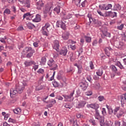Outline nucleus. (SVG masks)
Wrapping results in <instances>:
<instances>
[{"instance_id":"4","label":"nucleus","mask_w":126,"mask_h":126,"mask_svg":"<svg viewBox=\"0 0 126 126\" xmlns=\"http://www.w3.org/2000/svg\"><path fill=\"white\" fill-rule=\"evenodd\" d=\"M24 90V87H20L18 86L16 90H14L13 89H11L10 90V97H13L15 95H16L17 93H19V94H21V93H22L23 92V91Z\"/></svg>"},{"instance_id":"62","label":"nucleus","mask_w":126,"mask_h":126,"mask_svg":"<svg viewBox=\"0 0 126 126\" xmlns=\"http://www.w3.org/2000/svg\"><path fill=\"white\" fill-rule=\"evenodd\" d=\"M38 73H43L44 72V69L42 68H40L38 71H37Z\"/></svg>"},{"instance_id":"51","label":"nucleus","mask_w":126,"mask_h":126,"mask_svg":"<svg viewBox=\"0 0 126 126\" xmlns=\"http://www.w3.org/2000/svg\"><path fill=\"white\" fill-rule=\"evenodd\" d=\"M112 5L111 4H108L106 6H105L106 7V10H108V9H110L111 8H112Z\"/></svg>"},{"instance_id":"48","label":"nucleus","mask_w":126,"mask_h":126,"mask_svg":"<svg viewBox=\"0 0 126 126\" xmlns=\"http://www.w3.org/2000/svg\"><path fill=\"white\" fill-rule=\"evenodd\" d=\"M114 126H121V122L120 121H116L114 122Z\"/></svg>"},{"instance_id":"28","label":"nucleus","mask_w":126,"mask_h":126,"mask_svg":"<svg viewBox=\"0 0 126 126\" xmlns=\"http://www.w3.org/2000/svg\"><path fill=\"white\" fill-rule=\"evenodd\" d=\"M96 73L98 76H102L103 75V70L98 69L97 71H96Z\"/></svg>"},{"instance_id":"26","label":"nucleus","mask_w":126,"mask_h":126,"mask_svg":"<svg viewBox=\"0 0 126 126\" xmlns=\"http://www.w3.org/2000/svg\"><path fill=\"white\" fill-rule=\"evenodd\" d=\"M27 27L29 29H33V28H35V25L31 23H29L27 24Z\"/></svg>"},{"instance_id":"21","label":"nucleus","mask_w":126,"mask_h":126,"mask_svg":"<svg viewBox=\"0 0 126 126\" xmlns=\"http://www.w3.org/2000/svg\"><path fill=\"white\" fill-rule=\"evenodd\" d=\"M102 33L105 37H109V38L111 37V33L108 32L107 29H106L105 31H102Z\"/></svg>"},{"instance_id":"32","label":"nucleus","mask_w":126,"mask_h":126,"mask_svg":"<svg viewBox=\"0 0 126 126\" xmlns=\"http://www.w3.org/2000/svg\"><path fill=\"white\" fill-rule=\"evenodd\" d=\"M6 14H10V10L9 9H5L3 12L4 16H5Z\"/></svg>"},{"instance_id":"41","label":"nucleus","mask_w":126,"mask_h":126,"mask_svg":"<svg viewBox=\"0 0 126 126\" xmlns=\"http://www.w3.org/2000/svg\"><path fill=\"white\" fill-rule=\"evenodd\" d=\"M120 107L118 106L115 108L114 112V115H117V113H118V111H120Z\"/></svg>"},{"instance_id":"35","label":"nucleus","mask_w":126,"mask_h":126,"mask_svg":"<svg viewBox=\"0 0 126 126\" xmlns=\"http://www.w3.org/2000/svg\"><path fill=\"white\" fill-rule=\"evenodd\" d=\"M51 27V25L49 23H46L44 27H43V28H44L45 29H47V30H49V28Z\"/></svg>"},{"instance_id":"43","label":"nucleus","mask_w":126,"mask_h":126,"mask_svg":"<svg viewBox=\"0 0 126 126\" xmlns=\"http://www.w3.org/2000/svg\"><path fill=\"white\" fill-rule=\"evenodd\" d=\"M69 57H70V61H74V58H73V53L71 52L70 53Z\"/></svg>"},{"instance_id":"3","label":"nucleus","mask_w":126,"mask_h":126,"mask_svg":"<svg viewBox=\"0 0 126 126\" xmlns=\"http://www.w3.org/2000/svg\"><path fill=\"white\" fill-rule=\"evenodd\" d=\"M23 53H26V58L30 59L33 56L34 53H35V50H34L31 47H27L23 50Z\"/></svg>"},{"instance_id":"57","label":"nucleus","mask_w":126,"mask_h":126,"mask_svg":"<svg viewBox=\"0 0 126 126\" xmlns=\"http://www.w3.org/2000/svg\"><path fill=\"white\" fill-rule=\"evenodd\" d=\"M86 78L87 80H88V81H89L90 82H91L92 80V77H91V75L88 76Z\"/></svg>"},{"instance_id":"55","label":"nucleus","mask_w":126,"mask_h":126,"mask_svg":"<svg viewBox=\"0 0 126 126\" xmlns=\"http://www.w3.org/2000/svg\"><path fill=\"white\" fill-rule=\"evenodd\" d=\"M118 66L121 68V69H123L124 68V66L121 63V62H118L117 63Z\"/></svg>"},{"instance_id":"53","label":"nucleus","mask_w":126,"mask_h":126,"mask_svg":"<svg viewBox=\"0 0 126 126\" xmlns=\"http://www.w3.org/2000/svg\"><path fill=\"white\" fill-rule=\"evenodd\" d=\"M8 122H9V123H13V124H15V123H16V120L9 118Z\"/></svg>"},{"instance_id":"49","label":"nucleus","mask_w":126,"mask_h":126,"mask_svg":"<svg viewBox=\"0 0 126 126\" xmlns=\"http://www.w3.org/2000/svg\"><path fill=\"white\" fill-rule=\"evenodd\" d=\"M92 94H93V93H92V91H89L86 93V95L87 96H91Z\"/></svg>"},{"instance_id":"40","label":"nucleus","mask_w":126,"mask_h":126,"mask_svg":"<svg viewBox=\"0 0 126 126\" xmlns=\"http://www.w3.org/2000/svg\"><path fill=\"white\" fill-rule=\"evenodd\" d=\"M57 78V79H58V80H61L63 79V76L62 75L61 73H58Z\"/></svg>"},{"instance_id":"27","label":"nucleus","mask_w":126,"mask_h":126,"mask_svg":"<svg viewBox=\"0 0 126 126\" xmlns=\"http://www.w3.org/2000/svg\"><path fill=\"white\" fill-rule=\"evenodd\" d=\"M13 112L15 114H20L21 113V109L19 108H15L13 110Z\"/></svg>"},{"instance_id":"45","label":"nucleus","mask_w":126,"mask_h":126,"mask_svg":"<svg viewBox=\"0 0 126 126\" xmlns=\"http://www.w3.org/2000/svg\"><path fill=\"white\" fill-rule=\"evenodd\" d=\"M90 67L91 69H94V64H93L92 61L90 62Z\"/></svg>"},{"instance_id":"6","label":"nucleus","mask_w":126,"mask_h":126,"mask_svg":"<svg viewBox=\"0 0 126 126\" xmlns=\"http://www.w3.org/2000/svg\"><path fill=\"white\" fill-rule=\"evenodd\" d=\"M19 1H20V3H22L25 7H27V8L30 7V2L29 0H19Z\"/></svg>"},{"instance_id":"1","label":"nucleus","mask_w":126,"mask_h":126,"mask_svg":"<svg viewBox=\"0 0 126 126\" xmlns=\"http://www.w3.org/2000/svg\"><path fill=\"white\" fill-rule=\"evenodd\" d=\"M72 17V15L71 14H68L66 17H64L62 18V20L58 21L56 23L57 27L62 28L63 30H65L66 29V19H69Z\"/></svg>"},{"instance_id":"36","label":"nucleus","mask_w":126,"mask_h":126,"mask_svg":"<svg viewBox=\"0 0 126 126\" xmlns=\"http://www.w3.org/2000/svg\"><path fill=\"white\" fill-rule=\"evenodd\" d=\"M85 38L86 39V41L87 43H90L91 42V37L89 36H85Z\"/></svg>"},{"instance_id":"22","label":"nucleus","mask_w":126,"mask_h":126,"mask_svg":"<svg viewBox=\"0 0 126 126\" xmlns=\"http://www.w3.org/2000/svg\"><path fill=\"white\" fill-rule=\"evenodd\" d=\"M41 32L43 35H45V36H48V32H49V30L42 28Z\"/></svg>"},{"instance_id":"25","label":"nucleus","mask_w":126,"mask_h":126,"mask_svg":"<svg viewBox=\"0 0 126 126\" xmlns=\"http://www.w3.org/2000/svg\"><path fill=\"white\" fill-rule=\"evenodd\" d=\"M124 112L123 110H120L119 112L117 114V117L118 119H120L122 116L124 114Z\"/></svg>"},{"instance_id":"56","label":"nucleus","mask_w":126,"mask_h":126,"mask_svg":"<svg viewBox=\"0 0 126 126\" xmlns=\"http://www.w3.org/2000/svg\"><path fill=\"white\" fill-rule=\"evenodd\" d=\"M38 67H39V65H36V64H35V65H34V66H33L32 68L35 70V71H36V70H37V69H38Z\"/></svg>"},{"instance_id":"47","label":"nucleus","mask_w":126,"mask_h":126,"mask_svg":"<svg viewBox=\"0 0 126 126\" xmlns=\"http://www.w3.org/2000/svg\"><path fill=\"white\" fill-rule=\"evenodd\" d=\"M124 24H122L120 26H117V29H118V30H123V29L124 28Z\"/></svg>"},{"instance_id":"18","label":"nucleus","mask_w":126,"mask_h":126,"mask_svg":"<svg viewBox=\"0 0 126 126\" xmlns=\"http://www.w3.org/2000/svg\"><path fill=\"white\" fill-rule=\"evenodd\" d=\"M126 93H124L122 95L120 96L121 102L122 103V104H125V102H126Z\"/></svg>"},{"instance_id":"11","label":"nucleus","mask_w":126,"mask_h":126,"mask_svg":"<svg viewBox=\"0 0 126 126\" xmlns=\"http://www.w3.org/2000/svg\"><path fill=\"white\" fill-rule=\"evenodd\" d=\"M79 86L81 87L82 89V90L85 91L86 89H87V87H88V84L85 82H81L79 84Z\"/></svg>"},{"instance_id":"9","label":"nucleus","mask_w":126,"mask_h":126,"mask_svg":"<svg viewBox=\"0 0 126 126\" xmlns=\"http://www.w3.org/2000/svg\"><path fill=\"white\" fill-rule=\"evenodd\" d=\"M51 8H52L51 6H46L43 11L44 13L45 14L48 13L49 15H51V14H52V10H51Z\"/></svg>"},{"instance_id":"63","label":"nucleus","mask_w":126,"mask_h":126,"mask_svg":"<svg viewBox=\"0 0 126 126\" xmlns=\"http://www.w3.org/2000/svg\"><path fill=\"white\" fill-rule=\"evenodd\" d=\"M76 117L78 119H79L80 118H83V115H82L80 114H77Z\"/></svg>"},{"instance_id":"44","label":"nucleus","mask_w":126,"mask_h":126,"mask_svg":"<svg viewBox=\"0 0 126 126\" xmlns=\"http://www.w3.org/2000/svg\"><path fill=\"white\" fill-rule=\"evenodd\" d=\"M76 43V42L75 41H73V40H71V39H69L67 41V44H75Z\"/></svg>"},{"instance_id":"8","label":"nucleus","mask_w":126,"mask_h":126,"mask_svg":"<svg viewBox=\"0 0 126 126\" xmlns=\"http://www.w3.org/2000/svg\"><path fill=\"white\" fill-rule=\"evenodd\" d=\"M24 64L26 67H28L29 66H31L32 64L33 65H35V64H36V63L33 61H26L24 62Z\"/></svg>"},{"instance_id":"23","label":"nucleus","mask_w":126,"mask_h":126,"mask_svg":"<svg viewBox=\"0 0 126 126\" xmlns=\"http://www.w3.org/2000/svg\"><path fill=\"white\" fill-rule=\"evenodd\" d=\"M55 63H56V62H55V61H54V60L50 59L48 62L47 64L48 65H49V66L50 67V66H53V65H54Z\"/></svg>"},{"instance_id":"64","label":"nucleus","mask_w":126,"mask_h":126,"mask_svg":"<svg viewBox=\"0 0 126 126\" xmlns=\"http://www.w3.org/2000/svg\"><path fill=\"white\" fill-rule=\"evenodd\" d=\"M73 126H78V125L77 124V121L75 120L73 121Z\"/></svg>"},{"instance_id":"34","label":"nucleus","mask_w":126,"mask_h":126,"mask_svg":"<svg viewBox=\"0 0 126 126\" xmlns=\"http://www.w3.org/2000/svg\"><path fill=\"white\" fill-rule=\"evenodd\" d=\"M18 86H20V87H24L25 88V86H27V83H25V82L20 83V84H19Z\"/></svg>"},{"instance_id":"2","label":"nucleus","mask_w":126,"mask_h":126,"mask_svg":"<svg viewBox=\"0 0 126 126\" xmlns=\"http://www.w3.org/2000/svg\"><path fill=\"white\" fill-rule=\"evenodd\" d=\"M95 113L94 117L96 120L99 121L100 125L101 126H105V123H104V117L100 115V111L98 109L95 110Z\"/></svg>"},{"instance_id":"17","label":"nucleus","mask_w":126,"mask_h":126,"mask_svg":"<svg viewBox=\"0 0 126 126\" xmlns=\"http://www.w3.org/2000/svg\"><path fill=\"white\" fill-rule=\"evenodd\" d=\"M33 22H40L41 21V16L39 14H37L35 16V18L32 19Z\"/></svg>"},{"instance_id":"30","label":"nucleus","mask_w":126,"mask_h":126,"mask_svg":"<svg viewBox=\"0 0 126 126\" xmlns=\"http://www.w3.org/2000/svg\"><path fill=\"white\" fill-rule=\"evenodd\" d=\"M114 6L117 10H121L122 9V6L119 4H115Z\"/></svg>"},{"instance_id":"19","label":"nucleus","mask_w":126,"mask_h":126,"mask_svg":"<svg viewBox=\"0 0 126 126\" xmlns=\"http://www.w3.org/2000/svg\"><path fill=\"white\" fill-rule=\"evenodd\" d=\"M46 62L47 59L45 57H43L41 58L40 63L41 65H45V64H46Z\"/></svg>"},{"instance_id":"29","label":"nucleus","mask_w":126,"mask_h":126,"mask_svg":"<svg viewBox=\"0 0 126 126\" xmlns=\"http://www.w3.org/2000/svg\"><path fill=\"white\" fill-rule=\"evenodd\" d=\"M50 67H52L50 69L51 70H56V69H58V65L57 63H55L54 65H52V66H51Z\"/></svg>"},{"instance_id":"61","label":"nucleus","mask_w":126,"mask_h":126,"mask_svg":"<svg viewBox=\"0 0 126 126\" xmlns=\"http://www.w3.org/2000/svg\"><path fill=\"white\" fill-rule=\"evenodd\" d=\"M30 13H27L23 15V17L24 18H25V17H27V16H29V17H30Z\"/></svg>"},{"instance_id":"14","label":"nucleus","mask_w":126,"mask_h":126,"mask_svg":"<svg viewBox=\"0 0 126 126\" xmlns=\"http://www.w3.org/2000/svg\"><path fill=\"white\" fill-rule=\"evenodd\" d=\"M67 54V48L65 47H63L61 50L60 51V55H62L63 56H66Z\"/></svg>"},{"instance_id":"58","label":"nucleus","mask_w":126,"mask_h":126,"mask_svg":"<svg viewBox=\"0 0 126 126\" xmlns=\"http://www.w3.org/2000/svg\"><path fill=\"white\" fill-rule=\"evenodd\" d=\"M90 123H91L92 124H93V126H96V123L95 122V120H94L91 119L90 120Z\"/></svg>"},{"instance_id":"13","label":"nucleus","mask_w":126,"mask_h":126,"mask_svg":"<svg viewBox=\"0 0 126 126\" xmlns=\"http://www.w3.org/2000/svg\"><path fill=\"white\" fill-rule=\"evenodd\" d=\"M59 48H60V42L59 40H56L54 42L53 49L56 50V51H59Z\"/></svg>"},{"instance_id":"42","label":"nucleus","mask_w":126,"mask_h":126,"mask_svg":"<svg viewBox=\"0 0 126 126\" xmlns=\"http://www.w3.org/2000/svg\"><path fill=\"white\" fill-rule=\"evenodd\" d=\"M52 83L54 87H59V83H58V82L55 81L54 82H52Z\"/></svg>"},{"instance_id":"5","label":"nucleus","mask_w":126,"mask_h":126,"mask_svg":"<svg viewBox=\"0 0 126 126\" xmlns=\"http://www.w3.org/2000/svg\"><path fill=\"white\" fill-rule=\"evenodd\" d=\"M87 17H88L89 20H90V23H92V22L94 23V24H97L98 26H101L102 23L100 21H98L97 20H96L94 19H93L92 18V15L91 14H88Z\"/></svg>"},{"instance_id":"12","label":"nucleus","mask_w":126,"mask_h":126,"mask_svg":"<svg viewBox=\"0 0 126 126\" xmlns=\"http://www.w3.org/2000/svg\"><path fill=\"white\" fill-rule=\"evenodd\" d=\"M44 6V3L42 0H39L36 2V8L37 9H42V7Z\"/></svg>"},{"instance_id":"16","label":"nucleus","mask_w":126,"mask_h":126,"mask_svg":"<svg viewBox=\"0 0 126 126\" xmlns=\"http://www.w3.org/2000/svg\"><path fill=\"white\" fill-rule=\"evenodd\" d=\"M112 51H113V49L110 47H106L104 49L105 53L107 57H110V52H112Z\"/></svg>"},{"instance_id":"46","label":"nucleus","mask_w":126,"mask_h":126,"mask_svg":"<svg viewBox=\"0 0 126 126\" xmlns=\"http://www.w3.org/2000/svg\"><path fill=\"white\" fill-rule=\"evenodd\" d=\"M103 116H106L107 115V112L106 111V109L103 108L101 111Z\"/></svg>"},{"instance_id":"38","label":"nucleus","mask_w":126,"mask_h":126,"mask_svg":"<svg viewBox=\"0 0 126 126\" xmlns=\"http://www.w3.org/2000/svg\"><path fill=\"white\" fill-rule=\"evenodd\" d=\"M112 12L111 11L106 12L105 17H108V16H112Z\"/></svg>"},{"instance_id":"39","label":"nucleus","mask_w":126,"mask_h":126,"mask_svg":"<svg viewBox=\"0 0 126 126\" xmlns=\"http://www.w3.org/2000/svg\"><path fill=\"white\" fill-rule=\"evenodd\" d=\"M99 7L101 10H106V6H105V5H99Z\"/></svg>"},{"instance_id":"24","label":"nucleus","mask_w":126,"mask_h":126,"mask_svg":"<svg viewBox=\"0 0 126 126\" xmlns=\"http://www.w3.org/2000/svg\"><path fill=\"white\" fill-rule=\"evenodd\" d=\"M54 11L59 14L61 12V7L60 6H57L54 9Z\"/></svg>"},{"instance_id":"50","label":"nucleus","mask_w":126,"mask_h":126,"mask_svg":"<svg viewBox=\"0 0 126 126\" xmlns=\"http://www.w3.org/2000/svg\"><path fill=\"white\" fill-rule=\"evenodd\" d=\"M39 41L34 42L33 44L34 47H35V48H37V47H39Z\"/></svg>"},{"instance_id":"7","label":"nucleus","mask_w":126,"mask_h":126,"mask_svg":"<svg viewBox=\"0 0 126 126\" xmlns=\"http://www.w3.org/2000/svg\"><path fill=\"white\" fill-rule=\"evenodd\" d=\"M85 105H86V101L81 100L78 102L76 108H78V109L83 108L85 107Z\"/></svg>"},{"instance_id":"59","label":"nucleus","mask_w":126,"mask_h":126,"mask_svg":"<svg viewBox=\"0 0 126 126\" xmlns=\"http://www.w3.org/2000/svg\"><path fill=\"white\" fill-rule=\"evenodd\" d=\"M78 52H79V54L78 56V57H79V56H80V54H81L82 53H83V49H82V48H80Z\"/></svg>"},{"instance_id":"31","label":"nucleus","mask_w":126,"mask_h":126,"mask_svg":"<svg viewBox=\"0 0 126 126\" xmlns=\"http://www.w3.org/2000/svg\"><path fill=\"white\" fill-rule=\"evenodd\" d=\"M111 69L112 71H114V72H117L118 71V69L117 68V67L114 65H111Z\"/></svg>"},{"instance_id":"20","label":"nucleus","mask_w":126,"mask_h":126,"mask_svg":"<svg viewBox=\"0 0 126 126\" xmlns=\"http://www.w3.org/2000/svg\"><path fill=\"white\" fill-rule=\"evenodd\" d=\"M73 94H74V90L70 93V95H63V97H64L65 99H71V97L73 96Z\"/></svg>"},{"instance_id":"15","label":"nucleus","mask_w":126,"mask_h":126,"mask_svg":"<svg viewBox=\"0 0 126 126\" xmlns=\"http://www.w3.org/2000/svg\"><path fill=\"white\" fill-rule=\"evenodd\" d=\"M62 37L63 40H68V38L69 37V32H64L63 33Z\"/></svg>"},{"instance_id":"60","label":"nucleus","mask_w":126,"mask_h":126,"mask_svg":"<svg viewBox=\"0 0 126 126\" xmlns=\"http://www.w3.org/2000/svg\"><path fill=\"white\" fill-rule=\"evenodd\" d=\"M94 86L96 88H100V84L98 82L95 83Z\"/></svg>"},{"instance_id":"10","label":"nucleus","mask_w":126,"mask_h":126,"mask_svg":"<svg viewBox=\"0 0 126 126\" xmlns=\"http://www.w3.org/2000/svg\"><path fill=\"white\" fill-rule=\"evenodd\" d=\"M88 108H92V109H94L95 111L99 109V104L97 103L91 104L87 105Z\"/></svg>"},{"instance_id":"52","label":"nucleus","mask_w":126,"mask_h":126,"mask_svg":"<svg viewBox=\"0 0 126 126\" xmlns=\"http://www.w3.org/2000/svg\"><path fill=\"white\" fill-rule=\"evenodd\" d=\"M5 40H6V37L4 36L3 38H0V41L1 43H5Z\"/></svg>"},{"instance_id":"37","label":"nucleus","mask_w":126,"mask_h":126,"mask_svg":"<svg viewBox=\"0 0 126 126\" xmlns=\"http://www.w3.org/2000/svg\"><path fill=\"white\" fill-rule=\"evenodd\" d=\"M83 68H82V66H79L78 68V72L77 73L78 74H80L81 72H82Z\"/></svg>"},{"instance_id":"54","label":"nucleus","mask_w":126,"mask_h":126,"mask_svg":"<svg viewBox=\"0 0 126 126\" xmlns=\"http://www.w3.org/2000/svg\"><path fill=\"white\" fill-rule=\"evenodd\" d=\"M104 98L103 96H99L98 97V100L100 101V102H102V101H103L104 100Z\"/></svg>"},{"instance_id":"33","label":"nucleus","mask_w":126,"mask_h":126,"mask_svg":"<svg viewBox=\"0 0 126 126\" xmlns=\"http://www.w3.org/2000/svg\"><path fill=\"white\" fill-rule=\"evenodd\" d=\"M43 88V86L39 85L38 86H36L35 89L37 91H40V90H42Z\"/></svg>"}]
</instances>
